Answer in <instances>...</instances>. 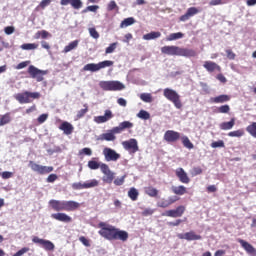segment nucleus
Instances as JSON below:
<instances>
[{
    "instance_id": "20e7f679",
    "label": "nucleus",
    "mask_w": 256,
    "mask_h": 256,
    "mask_svg": "<svg viewBox=\"0 0 256 256\" xmlns=\"http://www.w3.org/2000/svg\"><path fill=\"white\" fill-rule=\"evenodd\" d=\"M14 99H16V101H18V103L21 105H24L27 103H33V100L35 99H41V93L24 91L14 95Z\"/></svg>"
},
{
    "instance_id": "6ab92c4d",
    "label": "nucleus",
    "mask_w": 256,
    "mask_h": 256,
    "mask_svg": "<svg viewBox=\"0 0 256 256\" xmlns=\"http://www.w3.org/2000/svg\"><path fill=\"white\" fill-rule=\"evenodd\" d=\"M114 115L111 110H105L103 116H96L94 117L95 123L101 124V123H107V121H111L113 119Z\"/></svg>"
},
{
    "instance_id": "f03ea898",
    "label": "nucleus",
    "mask_w": 256,
    "mask_h": 256,
    "mask_svg": "<svg viewBox=\"0 0 256 256\" xmlns=\"http://www.w3.org/2000/svg\"><path fill=\"white\" fill-rule=\"evenodd\" d=\"M98 227L100 229L98 235L107 239V241H122L125 243L129 239V233L127 231L121 230L111 224L100 222Z\"/></svg>"
},
{
    "instance_id": "680f3d73",
    "label": "nucleus",
    "mask_w": 256,
    "mask_h": 256,
    "mask_svg": "<svg viewBox=\"0 0 256 256\" xmlns=\"http://www.w3.org/2000/svg\"><path fill=\"white\" fill-rule=\"evenodd\" d=\"M226 55H227V58L230 59V61H233L235 60V57H237V55L234 54L233 50H226Z\"/></svg>"
},
{
    "instance_id": "4468645a",
    "label": "nucleus",
    "mask_w": 256,
    "mask_h": 256,
    "mask_svg": "<svg viewBox=\"0 0 256 256\" xmlns=\"http://www.w3.org/2000/svg\"><path fill=\"white\" fill-rule=\"evenodd\" d=\"M32 241L34 243H37L38 245H42V247H43V249H45V251H54L55 250V244H53V242H51L49 240L41 239L37 236H34L32 238Z\"/></svg>"
},
{
    "instance_id": "c756f323",
    "label": "nucleus",
    "mask_w": 256,
    "mask_h": 256,
    "mask_svg": "<svg viewBox=\"0 0 256 256\" xmlns=\"http://www.w3.org/2000/svg\"><path fill=\"white\" fill-rule=\"evenodd\" d=\"M159 37H161V32H155V31H152L148 34L143 35L144 41H151L153 39H159Z\"/></svg>"
},
{
    "instance_id": "79ce46f5",
    "label": "nucleus",
    "mask_w": 256,
    "mask_h": 256,
    "mask_svg": "<svg viewBox=\"0 0 256 256\" xmlns=\"http://www.w3.org/2000/svg\"><path fill=\"white\" fill-rule=\"evenodd\" d=\"M133 23H135V18H126L121 22L120 27L123 29V27H129L130 25H133Z\"/></svg>"
},
{
    "instance_id": "a18cd8bd",
    "label": "nucleus",
    "mask_w": 256,
    "mask_h": 256,
    "mask_svg": "<svg viewBox=\"0 0 256 256\" xmlns=\"http://www.w3.org/2000/svg\"><path fill=\"white\" fill-rule=\"evenodd\" d=\"M137 117H139V119H144L145 121H147V119L151 118V114H149V112L145 110H140L137 114Z\"/></svg>"
},
{
    "instance_id": "de8ad7c7",
    "label": "nucleus",
    "mask_w": 256,
    "mask_h": 256,
    "mask_svg": "<svg viewBox=\"0 0 256 256\" xmlns=\"http://www.w3.org/2000/svg\"><path fill=\"white\" fill-rule=\"evenodd\" d=\"M230 111H231V107L227 104L217 108V113H229Z\"/></svg>"
},
{
    "instance_id": "5fc2aeb1",
    "label": "nucleus",
    "mask_w": 256,
    "mask_h": 256,
    "mask_svg": "<svg viewBox=\"0 0 256 256\" xmlns=\"http://www.w3.org/2000/svg\"><path fill=\"white\" fill-rule=\"evenodd\" d=\"M155 213L154 209L151 208H145L144 211L141 213L142 217H149Z\"/></svg>"
},
{
    "instance_id": "cd10ccee",
    "label": "nucleus",
    "mask_w": 256,
    "mask_h": 256,
    "mask_svg": "<svg viewBox=\"0 0 256 256\" xmlns=\"http://www.w3.org/2000/svg\"><path fill=\"white\" fill-rule=\"evenodd\" d=\"M221 131H230L233 127H235V118H231L228 122H222L219 124Z\"/></svg>"
},
{
    "instance_id": "39448f33",
    "label": "nucleus",
    "mask_w": 256,
    "mask_h": 256,
    "mask_svg": "<svg viewBox=\"0 0 256 256\" xmlns=\"http://www.w3.org/2000/svg\"><path fill=\"white\" fill-rule=\"evenodd\" d=\"M163 95L168 101L173 103L176 109H182L183 103L181 102V96L179 95V93H177V91L171 88H165L163 91Z\"/></svg>"
},
{
    "instance_id": "7ed1b4c3",
    "label": "nucleus",
    "mask_w": 256,
    "mask_h": 256,
    "mask_svg": "<svg viewBox=\"0 0 256 256\" xmlns=\"http://www.w3.org/2000/svg\"><path fill=\"white\" fill-rule=\"evenodd\" d=\"M163 55H172L178 57H197V52L189 48H181L179 46H163L161 48Z\"/></svg>"
},
{
    "instance_id": "b1692460",
    "label": "nucleus",
    "mask_w": 256,
    "mask_h": 256,
    "mask_svg": "<svg viewBox=\"0 0 256 256\" xmlns=\"http://www.w3.org/2000/svg\"><path fill=\"white\" fill-rule=\"evenodd\" d=\"M203 67L208 73H213L214 71L221 72V66L213 61H205Z\"/></svg>"
},
{
    "instance_id": "864d4df0",
    "label": "nucleus",
    "mask_w": 256,
    "mask_h": 256,
    "mask_svg": "<svg viewBox=\"0 0 256 256\" xmlns=\"http://www.w3.org/2000/svg\"><path fill=\"white\" fill-rule=\"evenodd\" d=\"M51 1L52 0H42L36 9H45V7H49V5H51Z\"/></svg>"
},
{
    "instance_id": "a878e982",
    "label": "nucleus",
    "mask_w": 256,
    "mask_h": 256,
    "mask_svg": "<svg viewBox=\"0 0 256 256\" xmlns=\"http://www.w3.org/2000/svg\"><path fill=\"white\" fill-rule=\"evenodd\" d=\"M211 103H227L231 101V96L227 94H222L210 99Z\"/></svg>"
},
{
    "instance_id": "1a4fd4ad",
    "label": "nucleus",
    "mask_w": 256,
    "mask_h": 256,
    "mask_svg": "<svg viewBox=\"0 0 256 256\" xmlns=\"http://www.w3.org/2000/svg\"><path fill=\"white\" fill-rule=\"evenodd\" d=\"M93 187H99V182L97 181V179H92L84 183L75 182L72 184V189H74V191H81L83 189H93Z\"/></svg>"
},
{
    "instance_id": "423d86ee",
    "label": "nucleus",
    "mask_w": 256,
    "mask_h": 256,
    "mask_svg": "<svg viewBox=\"0 0 256 256\" xmlns=\"http://www.w3.org/2000/svg\"><path fill=\"white\" fill-rule=\"evenodd\" d=\"M115 62L111 60H104L97 64L89 63L83 67V71H91V73H97V71H101V69H105L106 67H113Z\"/></svg>"
},
{
    "instance_id": "09e8293b",
    "label": "nucleus",
    "mask_w": 256,
    "mask_h": 256,
    "mask_svg": "<svg viewBox=\"0 0 256 256\" xmlns=\"http://www.w3.org/2000/svg\"><path fill=\"white\" fill-rule=\"evenodd\" d=\"M211 147L212 149L223 148L225 147V142L223 140L212 142Z\"/></svg>"
},
{
    "instance_id": "a19ab883",
    "label": "nucleus",
    "mask_w": 256,
    "mask_h": 256,
    "mask_svg": "<svg viewBox=\"0 0 256 256\" xmlns=\"http://www.w3.org/2000/svg\"><path fill=\"white\" fill-rule=\"evenodd\" d=\"M89 112V106L87 104H84V109H81L80 111L77 112V119H83L85 115Z\"/></svg>"
},
{
    "instance_id": "49530a36",
    "label": "nucleus",
    "mask_w": 256,
    "mask_h": 256,
    "mask_svg": "<svg viewBox=\"0 0 256 256\" xmlns=\"http://www.w3.org/2000/svg\"><path fill=\"white\" fill-rule=\"evenodd\" d=\"M175 203V200L167 201L162 200L158 203V207H161L162 209H166V207H169V205H173Z\"/></svg>"
},
{
    "instance_id": "5701e85b",
    "label": "nucleus",
    "mask_w": 256,
    "mask_h": 256,
    "mask_svg": "<svg viewBox=\"0 0 256 256\" xmlns=\"http://www.w3.org/2000/svg\"><path fill=\"white\" fill-rule=\"evenodd\" d=\"M62 6L71 5L73 9L79 10L83 7V2L81 0H60Z\"/></svg>"
},
{
    "instance_id": "bb28decb",
    "label": "nucleus",
    "mask_w": 256,
    "mask_h": 256,
    "mask_svg": "<svg viewBox=\"0 0 256 256\" xmlns=\"http://www.w3.org/2000/svg\"><path fill=\"white\" fill-rule=\"evenodd\" d=\"M115 135H119L118 132H113V128L107 132L101 135L100 139L101 141H115L117 137Z\"/></svg>"
},
{
    "instance_id": "473e14b6",
    "label": "nucleus",
    "mask_w": 256,
    "mask_h": 256,
    "mask_svg": "<svg viewBox=\"0 0 256 256\" xmlns=\"http://www.w3.org/2000/svg\"><path fill=\"white\" fill-rule=\"evenodd\" d=\"M185 34L183 32L171 33L167 38L166 41H177V39H183Z\"/></svg>"
},
{
    "instance_id": "9d476101",
    "label": "nucleus",
    "mask_w": 256,
    "mask_h": 256,
    "mask_svg": "<svg viewBox=\"0 0 256 256\" xmlns=\"http://www.w3.org/2000/svg\"><path fill=\"white\" fill-rule=\"evenodd\" d=\"M101 172L104 175L102 178L103 182L111 185L115 179V172L111 171L107 164H101Z\"/></svg>"
},
{
    "instance_id": "c9c22d12",
    "label": "nucleus",
    "mask_w": 256,
    "mask_h": 256,
    "mask_svg": "<svg viewBox=\"0 0 256 256\" xmlns=\"http://www.w3.org/2000/svg\"><path fill=\"white\" fill-rule=\"evenodd\" d=\"M180 139H181L182 145L186 149H194L195 146L191 143V140H189V137L182 136Z\"/></svg>"
},
{
    "instance_id": "e433bc0d",
    "label": "nucleus",
    "mask_w": 256,
    "mask_h": 256,
    "mask_svg": "<svg viewBox=\"0 0 256 256\" xmlns=\"http://www.w3.org/2000/svg\"><path fill=\"white\" fill-rule=\"evenodd\" d=\"M9 123H11V114L6 113L2 115L0 118V127H3V125H7Z\"/></svg>"
},
{
    "instance_id": "ddd939ff",
    "label": "nucleus",
    "mask_w": 256,
    "mask_h": 256,
    "mask_svg": "<svg viewBox=\"0 0 256 256\" xmlns=\"http://www.w3.org/2000/svg\"><path fill=\"white\" fill-rule=\"evenodd\" d=\"M181 139V133L175 131V130H167L164 133V141L166 143H177Z\"/></svg>"
},
{
    "instance_id": "3c124183",
    "label": "nucleus",
    "mask_w": 256,
    "mask_h": 256,
    "mask_svg": "<svg viewBox=\"0 0 256 256\" xmlns=\"http://www.w3.org/2000/svg\"><path fill=\"white\" fill-rule=\"evenodd\" d=\"M203 173V169L199 166L192 168L191 175L192 177H197V175H201Z\"/></svg>"
},
{
    "instance_id": "603ef678",
    "label": "nucleus",
    "mask_w": 256,
    "mask_h": 256,
    "mask_svg": "<svg viewBox=\"0 0 256 256\" xmlns=\"http://www.w3.org/2000/svg\"><path fill=\"white\" fill-rule=\"evenodd\" d=\"M127 175H124L120 178H116L114 180V185H116V187H121V185H123V183H125V179H126Z\"/></svg>"
},
{
    "instance_id": "c85d7f7f",
    "label": "nucleus",
    "mask_w": 256,
    "mask_h": 256,
    "mask_svg": "<svg viewBox=\"0 0 256 256\" xmlns=\"http://www.w3.org/2000/svg\"><path fill=\"white\" fill-rule=\"evenodd\" d=\"M172 192L174 195H185L187 193V187L180 185L172 187Z\"/></svg>"
},
{
    "instance_id": "774afa93",
    "label": "nucleus",
    "mask_w": 256,
    "mask_h": 256,
    "mask_svg": "<svg viewBox=\"0 0 256 256\" xmlns=\"http://www.w3.org/2000/svg\"><path fill=\"white\" fill-rule=\"evenodd\" d=\"M29 63H31V61L20 62V63L16 66V69H25V67H27V66L29 65Z\"/></svg>"
},
{
    "instance_id": "dca6fc26",
    "label": "nucleus",
    "mask_w": 256,
    "mask_h": 256,
    "mask_svg": "<svg viewBox=\"0 0 256 256\" xmlns=\"http://www.w3.org/2000/svg\"><path fill=\"white\" fill-rule=\"evenodd\" d=\"M122 145L126 151H130L131 153H137V151H139V145L137 144V140L135 138L124 141Z\"/></svg>"
},
{
    "instance_id": "412c9836",
    "label": "nucleus",
    "mask_w": 256,
    "mask_h": 256,
    "mask_svg": "<svg viewBox=\"0 0 256 256\" xmlns=\"http://www.w3.org/2000/svg\"><path fill=\"white\" fill-rule=\"evenodd\" d=\"M197 13H199V9L197 7H190L184 15L180 16L179 21H189V19L194 17V15H197Z\"/></svg>"
},
{
    "instance_id": "4d7b16f0",
    "label": "nucleus",
    "mask_w": 256,
    "mask_h": 256,
    "mask_svg": "<svg viewBox=\"0 0 256 256\" xmlns=\"http://www.w3.org/2000/svg\"><path fill=\"white\" fill-rule=\"evenodd\" d=\"M47 119H49V114H42L37 118V121L40 125H42V123H45Z\"/></svg>"
},
{
    "instance_id": "338daca9",
    "label": "nucleus",
    "mask_w": 256,
    "mask_h": 256,
    "mask_svg": "<svg viewBox=\"0 0 256 256\" xmlns=\"http://www.w3.org/2000/svg\"><path fill=\"white\" fill-rule=\"evenodd\" d=\"M2 179H11L13 177V172L4 171L1 173Z\"/></svg>"
},
{
    "instance_id": "393cba45",
    "label": "nucleus",
    "mask_w": 256,
    "mask_h": 256,
    "mask_svg": "<svg viewBox=\"0 0 256 256\" xmlns=\"http://www.w3.org/2000/svg\"><path fill=\"white\" fill-rule=\"evenodd\" d=\"M59 129L63 131L64 135H71L75 128L71 123L64 121L60 124Z\"/></svg>"
},
{
    "instance_id": "13d9d810",
    "label": "nucleus",
    "mask_w": 256,
    "mask_h": 256,
    "mask_svg": "<svg viewBox=\"0 0 256 256\" xmlns=\"http://www.w3.org/2000/svg\"><path fill=\"white\" fill-rule=\"evenodd\" d=\"M79 241H81L85 247H91V242L85 236H81Z\"/></svg>"
},
{
    "instance_id": "0eeeda50",
    "label": "nucleus",
    "mask_w": 256,
    "mask_h": 256,
    "mask_svg": "<svg viewBox=\"0 0 256 256\" xmlns=\"http://www.w3.org/2000/svg\"><path fill=\"white\" fill-rule=\"evenodd\" d=\"M100 87L103 91H123L125 85L119 81H102Z\"/></svg>"
},
{
    "instance_id": "f257e3e1",
    "label": "nucleus",
    "mask_w": 256,
    "mask_h": 256,
    "mask_svg": "<svg viewBox=\"0 0 256 256\" xmlns=\"http://www.w3.org/2000/svg\"><path fill=\"white\" fill-rule=\"evenodd\" d=\"M48 205L51 207V209H53V211L57 212L51 214V218L55 219V221H60L61 223H71V221H73L71 216L61 211H67L68 213H71L73 211H77V209L81 207L79 202L73 200L52 199L48 202Z\"/></svg>"
},
{
    "instance_id": "7c9ffc66",
    "label": "nucleus",
    "mask_w": 256,
    "mask_h": 256,
    "mask_svg": "<svg viewBox=\"0 0 256 256\" xmlns=\"http://www.w3.org/2000/svg\"><path fill=\"white\" fill-rule=\"evenodd\" d=\"M128 197L131 201H137V199H139V190L135 187L130 188L128 191Z\"/></svg>"
},
{
    "instance_id": "72a5a7b5",
    "label": "nucleus",
    "mask_w": 256,
    "mask_h": 256,
    "mask_svg": "<svg viewBox=\"0 0 256 256\" xmlns=\"http://www.w3.org/2000/svg\"><path fill=\"white\" fill-rule=\"evenodd\" d=\"M38 47H39V44L24 43L20 46V49H23V51H34V49H37Z\"/></svg>"
},
{
    "instance_id": "2eb2a0df",
    "label": "nucleus",
    "mask_w": 256,
    "mask_h": 256,
    "mask_svg": "<svg viewBox=\"0 0 256 256\" xmlns=\"http://www.w3.org/2000/svg\"><path fill=\"white\" fill-rule=\"evenodd\" d=\"M103 155L105 157V161H119L121 159V154L117 153V151L111 148H104Z\"/></svg>"
},
{
    "instance_id": "052dcab7",
    "label": "nucleus",
    "mask_w": 256,
    "mask_h": 256,
    "mask_svg": "<svg viewBox=\"0 0 256 256\" xmlns=\"http://www.w3.org/2000/svg\"><path fill=\"white\" fill-rule=\"evenodd\" d=\"M57 179H58L57 174H50L47 177L46 181H47V183H55V181H57Z\"/></svg>"
},
{
    "instance_id": "6e6d98bb",
    "label": "nucleus",
    "mask_w": 256,
    "mask_h": 256,
    "mask_svg": "<svg viewBox=\"0 0 256 256\" xmlns=\"http://www.w3.org/2000/svg\"><path fill=\"white\" fill-rule=\"evenodd\" d=\"M79 155H88V157H91V155H93V151L91 148H83L79 151Z\"/></svg>"
},
{
    "instance_id": "37998d69",
    "label": "nucleus",
    "mask_w": 256,
    "mask_h": 256,
    "mask_svg": "<svg viewBox=\"0 0 256 256\" xmlns=\"http://www.w3.org/2000/svg\"><path fill=\"white\" fill-rule=\"evenodd\" d=\"M243 135H245V130L243 129H238L228 133V137H243Z\"/></svg>"
},
{
    "instance_id": "4c0bfd02",
    "label": "nucleus",
    "mask_w": 256,
    "mask_h": 256,
    "mask_svg": "<svg viewBox=\"0 0 256 256\" xmlns=\"http://www.w3.org/2000/svg\"><path fill=\"white\" fill-rule=\"evenodd\" d=\"M101 165H103V163L97 162L96 160L88 161V167H89V169H92L93 171H95L97 169L101 170Z\"/></svg>"
},
{
    "instance_id": "c03bdc74",
    "label": "nucleus",
    "mask_w": 256,
    "mask_h": 256,
    "mask_svg": "<svg viewBox=\"0 0 256 256\" xmlns=\"http://www.w3.org/2000/svg\"><path fill=\"white\" fill-rule=\"evenodd\" d=\"M107 11H119V6H117V2L115 0H111L107 5Z\"/></svg>"
},
{
    "instance_id": "9b49d317",
    "label": "nucleus",
    "mask_w": 256,
    "mask_h": 256,
    "mask_svg": "<svg viewBox=\"0 0 256 256\" xmlns=\"http://www.w3.org/2000/svg\"><path fill=\"white\" fill-rule=\"evenodd\" d=\"M28 74L32 79H36L38 83H41V81H43V76L47 75V72L43 70H39V68L33 65H30L28 67Z\"/></svg>"
},
{
    "instance_id": "bf43d9fd",
    "label": "nucleus",
    "mask_w": 256,
    "mask_h": 256,
    "mask_svg": "<svg viewBox=\"0 0 256 256\" xmlns=\"http://www.w3.org/2000/svg\"><path fill=\"white\" fill-rule=\"evenodd\" d=\"M89 33L93 39H99V32L95 28H89Z\"/></svg>"
},
{
    "instance_id": "8fccbe9b",
    "label": "nucleus",
    "mask_w": 256,
    "mask_h": 256,
    "mask_svg": "<svg viewBox=\"0 0 256 256\" xmlns=\"http://www.w3.org/2000/svg\"><path fill=\"white\" fill-rule=\"evenodd\" d=\"M117 45H118L117 42L110 44L109 47L106 48L105 53L107 55L113 53L117 49Z\"/></svg>"
},
{
    "instance_id": "e2e57ef3",
    "label": "nucleus",
    "mask_w": 256,
    "mask_h": 256,
    "mask_svg": "<svg viewBox=\"0 0 256 256\" xmlns=\"http://www.w3.org/2000/svg\"><path fill=\"white\" fill-rule=\"evenodd\" d=\"M224 3H225V1H223V0H211V1L209 2V5H210L211 7H215V6H217V5H224Z\"/></svg>"
},
{
    "instance_id": "4be33fe9",
    "label": "nucleus",
    "mask_w": 256,
    "mask_h": 256,
    "mask_svg": "<svg viewBox=\"0 0 256 256\" xmlns=\"http://www.w3.org/2000/svg\"><path fill=\"white\" fill-rule=\"evenodd\" d=\"M238 243H240L241 247L244 248L248 255H256L255 247H253V245H251L249 242L243 239H238Z\"/></svg>"
},
{
    "instance_id": "f3484780",
    "label": "nucleus",
    "mask_w": 256,
    "mask_h": 256,
    "mask_svg": "<svg viewBox=\"0 0 256 256\" xmlns=\"http://www.w3.org/2000/svg\"><path fill=\"white\" fill-rule=\"evenodd\" d=\"M175 175L179 179L180 183H184L185 185H189V183H191V178H189V175L183 168H177Z\"/></svg>"
},
{
    "instance_id": "0e129e2a",
    "label": "nucleus",
    "mask_w": 256,
    "mask_h": 256,
    "mask_svg": "<svg viewBox=\"0 0 256 256\" xmlns=\"http://www.w3.org/2000/svg\"><path fill=\"white\" fill-rule=\"evenodd\" d=\"M4 33H6V35H13V33H15V27L13 26L5 27Z\"/></svg>"
},
{
    "instance_id": "2f4dec72",
    "label": "nucleus",
    "mask_w": 256,
    "mask_h": 256,
    "mask_svg": "<svg viewBox=\"0 0 256 256\" xmlns=\"http://www.w3.org/2000/svg\"><path fill=\"white\" fill-rule=\"evenodd\" d=\"M79 45V40H74L70 42L67 46L64 47L63 53H69V51H73V49H77Z\"/></svg>"
},
{
    "instance_id": "a211bd4d",
    "label": "nucleus",
    "mask_w": 256,
    "mask_h": 256,
    "mask_svg": "<svg viewBox=\"0 0 256 256\" xmlns=\"http://www.w3.org/2000/svg\"><path fill=\"white\" fill-rule=\"evenodd\" d=\"M178 239H185L186 241H201L202 237L196 234L195 231L186 232L184 234H178Z\"/></svg>"
},
{
    "instance_id": "f704fd0d",
    "label": "nucleus",
    "mask_w": 256,
    "mask_h": 256,
    "mask_svg": "<svg viewBox=\"0 0 256 256\" xmlns=\"http://www.w3.org/2000/svg\"><path fill=\"white\" fill-rule=\"evenodd\" d=\"M145 194L149 197H157L159 195V190L153 188L152 186H148L145 188Z\"/></svg>"
},
{
    "instance_id": "ea45409f",
    "label": "nucleus",
    "mask_w": 256,
    "mask_h": 256,
    "mask_svg": "<svg viewBox=\"0 0 256 256\" xmlns=\"http://www.w3.org/2000/svg\"><path fill=\"white\" fill-rule=\"evenodd\" d=\"M140 99L141 101H144V103H153V96L151 93H142Z\"/></svg>"
},
{
    "instance_id": "69168bd1",
    "label": "nucleus",
    "mask_w": 256,
    "mask_h": 256,
    "mask_svg": "<svg viewBox=\"0 0 256 256\" xmlns=\"http://www.w3.org/2000/svg\"><path fill=\"white\" fill-rule=\"evenodd\" d=\"M29 248L24 247L22 249H20L18 252H16L15 254H13V256H22L25 255V253H28Z\"/></svg>"
},
{
    "instance_id": "6e6552de",
    "label": "nucleus",
    "mask_w": 256,
    "mask_h": 256,
    "mask_svg": "<svg viewBox=\"0 0 256 256\" xmlns=\"http://www.w3.org/2000/svg\"><path fill=\"white\" fill-rule=\"evenodd\" d=\"M28 167H30V169L34 171V173H38V175H47L49 173H53L54 171L53 166L39 165L34 161H29Z\"/></svg>"
},
{
    "instance_id": "aec40b11",
    "label": "nucleus",
    "mask_w": 256,
    "mask_h": 256,
    "mask_svg": "<svg viewBox=\"0 0 256 256\" xmlns=\"http://www.w3.org/2000/svg\"><path fill=\"white\" fill-rule=\"evenodd\" d=\"M125 129H133V122L123 121L118 126L113 127V133L121 134Z\"/></svg>"
},
{
    "instance_id": "f8f14e48",
    "label": "nucleus",
    "mask_w": 256,
    "mask_h": 256,
    "mask_svg": "<svg viewBox=\"0 0 256 256\" xmlns=\"http://www.w3.org/2000/svg\"><path fill=\"white\" fill-rule=\"evenodd\" d=\"M186 208L183 205L178 206L176 209L167 210L162 213L163 217H172L173 219H177V217H183Z\"/></svg>"
},
{
    "instance_id": "58836bf2",
    "label": "nucleus",
    "mask_w": 256,
    "mask_h": 256,
    "mask_svg": "<svg viewBox=\"0 0 256 256\" xmlns=\"http://www.w3.org/2000/svg\"><path fill=\"white\" fill-rule=\"evenodd\" d=\"M246 131L247 133H249V135L256 139V122H253L252 124L248 125L246 127Z\"/></svg>"
}]
</instances>
